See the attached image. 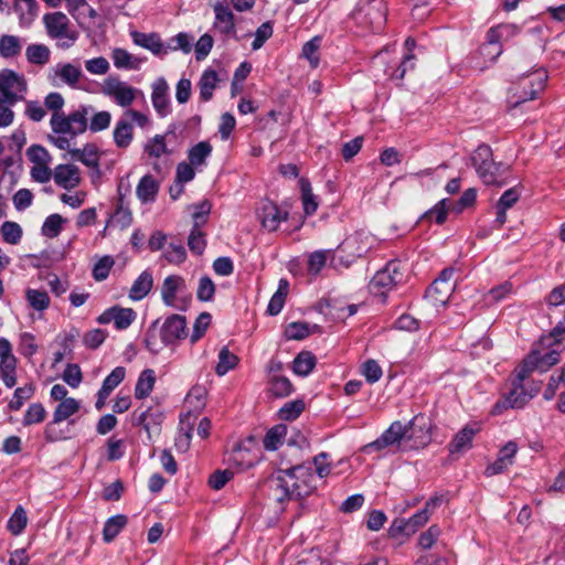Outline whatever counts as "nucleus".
I'll return each mask as SVG.
<instances>
[{"mask_svg": "<svg viewBox=\"0 0 565 565\" xmlns=\"http://www.w3.org/2000/svg\"><path fill=\"white\" fill-rule=\"evenodd\" d=\"M316 478L311 467L296 465L287 469H280L273 475L268 482L277 502L300 500L310 495L316 490Z\"/></svg>", "mask_w": 565, "mask_h": 565, "instance_id": "f257e3e1", "label": "nucleus"}, {"mask_svg": "<svg viewBox=\"0 0 565 565\" xmlns=\"http://www.w3.org/2000/svg\"><path fill=\"white\" fill-rule=\"evenodd\" d=\"M44 105L52 110L50 125L54 134L70 135L71 138L83 134L87 129V116L93 110L92 106H79L76 110L65 115L61 109L64 106V98L60 93H50Z\"/></svg>", "mask_w": 565, "mask_h": 565, "instance_id": "f03ea898", "label": "nucleus"}, {"mask_svg": "<svg viewBox=\"0 0 565 565\" xmlns=\"http://www.w3.org/2000/svg\"><path fill=\"white\" fill-rule=\"evenodd\" d=\"M159 320H156L147 330L145 338V345L151 353L157 354L161 351L162 347L175 345L180 340L185 339L188 335L186 320L181 315H170L166 318L159 329L160 343L157 341V326Z\"/></svg>", "mask_w": 565, "mask_h": 565, "instance_id": "7ed1b4c3", "label": "nucleus"}, {"mask_svg": "<svg viewBox=\"0 0 565 565\" xmlns=\"http://www.w3.org/2000/svg\"><path fill=\"white\" fill-rule=\"evenodd\" d=\"M43 22L49 36L56 40L58 46L66 49L75 43L77 33L71 29L70 20L63 12L46 13Z\"/></svg>", "mask_w": 565, "mask_h": 565, "instance_id": "20e7f679", "label": "nucleus"}, {"mask_svg": "<svg viewBox=\"0 0 565 565\" xmlns=\"http://www.w3.org/2000/svg\"><path fill=\"white\" fill-rule=\"evenodd\" d=\"M403 279L404 273L399 262L392 260L383 269L376 271L369 284V289L374 296L384 300L386 294L401 284Z\"/></svg>", "mask_w": 565, "mask_h": 565, "instance_id": "39448f33", "label": "nucleus"}, {"mask_svg": "<svg viewBox=\"0 0 565 565\" xmlns=\"http://www.w3.org/2000/svg\"><path fill=\"white\" fill-rule=\"evenodd\" d=\"M547 78V73L522 74L518 86L514 88V95H518V99L512 103V107L515 108L527 100L536 98L537 94L544 89Z\"/></svg>", "mask_w": 565, "mask_h": 565, "instance_id": "423d86ee", "label": "nucleus"}, {"mask_svg": "<svg viewBox=\"0 0 565 565\" xmlns=\"http://www.w3.org/2000/svg\"><path fill=\"white\" fill-rule=\"evenodd\" d=\"M405 427L406 443L405 448L419 449L427 446L431 440L430 423L429 419L422 414L413 417Z\"/></svg>", "mask_w": 565, "mask_h": 565, "instance_id": "0eeeda50", "label": "nucleus"}, {"mask_svg": "<svg viewBox=\"0 0 565 565\" xmlns=\"http://www.w3.org/2000/svg\"><path fill=\"white\" fill-rule=\"evenodd\" d=\"M559 361V352L551 350L541 354L537 350H532L518 366L520 369V380H526L534 371L546 372L550 367Z\"/></svg>", "mask_w": 565, "mask_h": 565, "instance_id": "6e6552de", "label": "nucleus"}, {"mask_svg": "<svg viewBox=\"0 0 565 565\" xmlns=\"http://www.w3.org/2000/svg\"><path fill=\"white\" fill-rule=\"evenodd\" d=\"M515 379L511 383V388L507 394L503 395L501 399H499L493 406V414H500L504 409L508 408H523L527 403V397L525 395L524 381L520 380V369H515Z\"/></svg>", "mask_w": 565, "mask_h": 565, "instance_id": "1a4fd4ad", "label": "nucleus"}, {"mask_svg": "<svg viewBox=\"0 0 565 565\" xmlns=\"http://www.w3.org/2000/svg\"><path fill=\"white\" fill-rule=\"evenodd\" d=\"M405 427L399 420L393 422L390 427L374 441L365 445L362 448L364 454H372L375 450H382L388 446L404 444V447L408 445L406 443Z\"/></svg>", "mask_w": 565, "mask_h": 565, "instance_id": "9d476101", "label": "nucleus"}, {"mask_svg": "<svg viewBox=\"0 0 565 565\" xmlns=\"http://www.w3.org/2000/svg\"><path fill=\"white\" fill-rule=\"evenodd\" d=\"M26 90V82L19 73H0V98L7 99L8 105H14Z\"/></svg>", "mask_w": 565, "mask_h": 565, "instance_id": "9b49d317", "label": "nucleus"}, {"mask_svg": "<svg viewBox=\"0 0 565 565\" xmlns=\"http://www.w3.org/2000/svg\"><path fill=\"white\" fill-rule=\"evenodd\" d=\"M353 17L358 21L365 19L372 30L380 31L386 20V4L382 0H371L361 6Z\"/></svg>", "mask_w": 565, "mask_h": 565, "instance_id": "f8f14e48", "label": "nucleus"}, {"mask_svg": "<svg viewBox=\"0 0 565 565\" xmlns=\"http://www.w3.org/2000/svg\"><path fill=\"white\" fill-rule=\"evenodd\" d=\"M102 92L114 97L115 102L121 107L130 106L136 98V89L114 76L104 81Z\"/></svg>", "mask_w": 565, "mask_h": 565, "instance_id": "ddd939ff", "label": "nucleus"}, {"mask_svg": "<svg viewBox=\"0 0 565 565\" xmlns=\"http://www.w3.org/2000/svg\"><path fill=\"white\" fill-rule=\"evenodd\" d=\"M492 157V149L486 143L478 146L470 157L471 164L482 182H492L494 180L492 175L486 171V169H492V167L498 166V162H495Z\"/></svg>", "mask_w": 565, "mask_h": 565, "instance_id": "4468645a", "label": "nucleus"}, {"mask_svg": "<svg viewBox=\"0 0 565 565\" xmlns=\"http://www.w3.org/2000/svg\"><path fill=\"white\" fill-rule=\"evenodd\" d=\"M136 317L137 315L131 308L113 306L97 318V322L100 324L114 322L116 329L125 330L135 321Z\"/></svg>", "mask_w": 565, "mask_h": 565, "instance_id": "2eb2a0df", "label": "nucleus"}, {"mask_svg": "<svg viewBox=\"0 0 565 565\" xmlns=\"http://www.w3.org/2000/svg\"><path fill=\"white\" fill-rule=\"evenodd\" d=\"M213 10L215 13L214 29L221 34L235 36V17L228 4L216 2Z\"/></svg>", "mask_w": 565, "mask_h": 565, "instance_id": "dca6fc26", "label": "nucleus"}, {"mask_svg": "<svg viewBox=\"0 0 565 565\" xmlns=\"http://www.w3.org/2000/svg\"><path fill=\"white\" fill-rule=\"evenodd\" d=\"M185 287V280L181 276L170 275L166 277L161 287V298L164 305L184 309V307L175 305V296L177 292L183 291Z\"/></svg>", "mask_w": 565, "mask_h": 565, "instance_id": "f3484780", "label": "nucleus"}, {"mask_svg": "<svg viewBox=\"0 0 565 565\" xmlns=\"http://www.w3.org/2000/svg\"><path fill=\"white\" fill-rule=\"evenodd\" d=\"M53 177L55 183L65 190L73 189L81 182L79 170L74 164H58Z\"/></svg>", "mask_w": 565, "mask_h": 565, "instance_id": "a211bd4d", "label": "nucleus"}, {"mask_svg": "<svg viewBox=\"0 0 565 565\" xmlns=\"http://www.w3.org/2000/svg\"><path fill=\"white\" fill-rule=\"evenodd\" d=\"M288 213L281 212L279 206L271 202L265 201L262 206L260 220L262 225L268 231H276L281 221L287 220Z\"/></svg>", "mask_w": 565, "mask_h": 565, "instance_id": "6ab92c4d", "label": "nucleus"}, {"mask_svg": "<svg viewBox=\"0 0 565 565\" xmlns=\"http://www.w3.org/2000/svg\"><path fill=\"white\" fill-rule=\"evenodd\" d=\"M479 431V427L476 425H466L462 429H460L452 440L450 441L448 448L450 454H461L462 451L470 449L472 447V439Z\"/></svg>", "mask_w": 565, "mask_h": 565, "instance_id": "aec40b11", "label": "nucleus"}, {"mask_svg": "<svg viewBox=\"0 0 565 565\" xmlns=\"http://www.w3.org/2000/svg\"><path fill=\"white\" fill-rule=\"evenodd\" d=\"M130 35L136 45L147 49L153 54L159 55L166 52L163 43L157 33H142L132 31Z\"/></svg>", "mask_w": 565, "mask_h": 565, "instance_id": "412c9836", "label": "nucleus"}, {"mask_svg": "<svg viewBox=\"0 0 565 565\" xmlns=\"http://www.w3.org/2000/svg\"><path fill=\"white\" fill-rule=\"evenodd\" d=\"M152 287V274L149 270H143L134 281L129 290V298L132 300H141L151 291Z\"/></svg>", "mask_w": 565, "mask_h": 565, "instance_id": "4be33fe9", "label": "nucleus"}, {"mask_svg": "<svg viewBox=\"0 0 565 565\" xmlns=\"http://www.w3.org/2000/svg\"><path fill=\"white\" fill-rule=\"evenodd\" d=\"M168 84L167 82L160 77L153 84L152 90V104L154 109L158 111L160 116H166L168 110L169 100L167 97Z\"/></svg>", "mask_w": 565, "mask_h": 565, "instance_id": "5701e85b", "label": "nucleus"}, {"mask_svg": "<svg viewBox=\"0 0 565 565\" xmlns=\"http://www.w3.org/2000/svg\"><path fill=\"white\" fill-rule=\"evenodd\" d=\"M455 289V285H439L436 286L434 281L426 290L425 298L433 303V306H444L449 300L451 292Z\"/></svg>", "mask_w": 565, "mask_h": 565, "instance_id": "b1692460", "label": "nucleus"}, {"mask_svg": "<svg viewBox=\"0 0 565 565\" xmlns=\"http://www.w3.org/2000/svg\"><path fill=\"white\" fill-rule=\"evenodd\" d=\"M70 153L74 159L81 161L88 168L97 169L99 167L98 150L93 143H86L83 149H72Z\"/></svg>", "mask_w": 565, "mask_h": 565, "instance_id": "393cba45", "label": "nucleus"}, {"mask_svg": "<svg viewBox=\"0 0 565 565\" xmlns=\"http://www.w3.org/2000/svg\"><path fill=\"white\" fill-rule=\"evenodd\" d=\"M162 420L163 414L149 407L136 418L134 424L141 426L150 435L152 429L159 430Z\"/></svg>", "mask_w": 565, "mask_h": 565, "instance_id": "a878e982", "label": "nucleus"}, {"mask_svg": "<svg viewBox=\"0 0 565 565\" xmlns=\"http://www.w3.org/2000/svg\"><path fill=\"white\" fill-rule=\"evenodd\" d=\"M134 128L132 124L126 119L121 118L117 121L116 127L114 129V141L118 148H127L132 140Z\"/></svg>", "mask_w": 565, "mask_h": 565, "instance_id": "bb28decb", "label": "nucleus"}, {"mask_svg": "<svg viewBox=\"0 0 565 565\" xmlns=\"http://www.w3.org/2000/svg\"><path fill=\"white\" fill-rule=\"evenodd\" d=\"M159 191V184L151 175H145L140 179L137 185V196L143 203L152 202Z\"/></svg>", "mask_w": 565, "mask_h": 565, "instance_id": "cd10ccee", "label": "nucleus"}, {"mask_svg": "<svg viewBox=\"0 0 565 565\" xmlns=\"http://www.w3.org/2000/svg\"><path fill=\"white\" fill-rule=\"evenodd\" d=\"M156 383V374L151 369L143 370L137 381L135 387V397L138 399H143L152 392Z\"/></svg>", "mask_w": 565, "mask_h": 565, "instance_id": "c85d7f7f", "label": "nucleus"}, {"mask_svg": "<svg viewBox=\"0 0 565 565\" xmlns=\"http://www.w3.org/2000/svg\"><path fill=\"white\" fill-rule=\"evenodd\" d=\"M317 359L310 351H301L292 363V371L300 376L309 375L316 366Z\"/></svg>", "mask_w": 565, "mask_h": 565, "instance_id": "c756f323", "label": "nucleus"}, {"mask_svg": "<svg viewBox=\"0 0 565 565\" xmlns=\"http://www.w3.org/2000/svg\"><path fill=\"white\" fill-rule=\"evenodd\" d=\"M13 9L21 24H30L38 15L36 0H14Z\"/></svg>", "mask_w": 565, "mask_h": 565, "instance_id": "7c9ffc66", "label": "nucleus"}, {"mask_svg": "<svg viewBox=\"0 0 565 565\" xmlns=\"http://www.w3.org/2000/svg\"><path fill=\"white\" fill-rule=\"evenodd\" d=\"M113 60L117 68L135 70L140 67L145 58L138 55H134L126 50L115 49L113 51Z\"/></svg>", "mask_w": 565, "mask_h": 565, "instance_id": "2f4dec72", "label": "nucleus"}, {"mask_svg": "<svg viewBox=\"0 0 565 565\" xmlns=\"http://www.w3.org/2000/svg\"><path fill=\"white\" fill-rule=\"evenodd\" d=\"M288 290H289L288 280L285 278H281L279 280L277 291L273 295V297L270 298L269 303L267 306V312L270 316H276L281 311V309L285 305L286 297L288 295Z\"/></svg>", "mask_w": 565, "mask_h": 565, "instance_id": "473e14b6", "label": "nucleus"}, {"mask_svg": "<svg viewBox=\"0 0 565 565\" xmlns=\"http://www.w3.org/2000/svg\"><path fill=\"white\" fill-rule=\"evenodd\" d=\"M128 519L124 514H117L109 518L103 529V540L110 543L126 526Z\"/></svg>", "mask_w": 565, "mask_h": 565, "instance_id": "72a5a7b5", "label": "nucleus"}, {"mask_svg": "<svg viewBox=\"0 0 565 565\" xmlns=\"http://www.w3.org/2000/svg\"><path fill=\"white\" fill-rule=\"evenodd\" d=\"M287 434V426L284 424H278L271 427L265 435L263 445L264 448L268 451H274L279 448L282 444V439Z\"/></svg>", "mask_w": 565, "mask_h": 565, "instance_id": "f704fd0d", "label": "nucleus"}, {"mask_svg": "<svg viewBox=\"0 0 565 565\" xmlns=\"http://www.w3.org/2000/svg\"><path fill=\"white\" fill-rule=\"evenodd\" d=\"M81 408V404L77 399L68 397L61 402L54 409L53 418L54 423H61L68 419L71 416L76 414Z\"/></svg>", "mask_w": 565, "mask_h": 565, "instance_id": "c9c22d12", "label": "nucleus"}, {"mask_svg": "<svg viewBox=\"0 0 565 565\" xmlns=\"http://www.w3.org/2000/svg\"><path fill=\"white\" fill-rule=\"evenodd\" d=\"M238 356L232 353L227 347H223L218 353V362L215 366V373L218 376L225 375L228 371L236 367L238 364Z\"/></svg>", "mask_w": 565, "mask_h": 565, "instance_id": "e433bc0d", "label": "nucleus"}, {"mask_svg": "<svg viewBox=\"0 0 565 565\" xmlns=\"http://www.w3.org/2000/svg\"><path fill=\"white\" fill-rule=\"evenodd\" d=\"M0 234L6 243L17 245L22 238L23 231L17 222L6 221L0 226Z\"/></svg>", "mask_w": 565, "mask_h": 565, "instance_id": "4c0bfd02", "label": "nucleus"}, {"mask_svg": "<svg viewBox=\"0 0 565 565\" xmlns=\"http://www.w3.org/2000/svg\"><path fill=\"white\" fill-rule=\"evenodd\" d=\"M20 39L15 35H2L0 38V55L4 58L14 57L21 52Z\"/></svg>", "mask_w": 565, "mask_h": 565, "instance_id": "58836bf2", "label": "nucleus"}, {"mask_svg": "<svg viewBox=\"0 0 565 565\" xmlns=\"http://www.w3.org/2000/svg\"><path fill=\"white\" fill-rule=\"evenodd\" d=\"M25 56L30 63L43 65L50 58V50L44 44H32L26 47Z\"/></svg>", "mask_w": 565, "mask_h": 565, "instance_id": "ea45409f", "label": "nucleus"}, {"mask_svg": "<svg viewBox=\"0 0 565 565\" xmlns=\"http://www.w3.org/2000/svg\"><path fill=\"white\" fill-rule=\"evenodd\" d=\"M212 146L207 141H200L189 150V161L192 166H201L211 154Z\"/></svg>", "mask_w": 565, "mask_h": 565, "instance_id": "a19ab883", "label": "nucleus"}, {"mask_svg": "<svg viewBox=\"0 0 565 565\" xmlns=\"http://www.w3.org/2000/svg\"><path fill=\"white\" fill-rule=\"evenodd\" d=\"M511 170V166L504 162H498V166L492 167V169H486L487 173H490L494 179L492 182H483L486 185H495V186H504L509 183L508 177Z\"/></svg>", "mask_w": 565, "mask_h": 565, "instance_id": "79ce46f5", "label": "nucleus"}, {"mask_svg": "<svg viewBox=\"0 0 565 565\" xmlns=\"http://www.w3.org/2000/svg\"><path fill=\"white\" fill-rule=\"evenodd\" d=\"M34 392L35 386L32 383L15 388L13 398L9 402L8 407L14 412L19 411L23 406L24 401L30 399Z\"/></svg>", "mask_w": 565, "mask_h": 565, "instance_id": "37998d69", "label": "nucleus"}, {"mask_svg": "<svg viewBox=\"0 0 565 565\" xmlns=\"http://www.w3.org/2000/svg\"><path fill=\"white\" fill-rule=\"evenodd\" d=\"M193 424L185 423L183 418H181V426L175 437L174 446L181 451L185 452L190 448L191 439H192Z\"/></svg>", "mask_w": 565, "mask_h": 565, "instance_id": "c03bdc74", "label": "nucleus"}, {"mask_svg": "<svg viewBox=\"0 0 565 565\" xmlns=\"http://www.w3.org/2000/svg\"><path fill=\"white\" fill-rule=\"evenodd\" d=\"M26 300L34 310L43 311L50 305V297L45 290L28 289Z\"/></svg>", "mask_w": 565, "mask_h": 565, "instance_id": "a18cd8bd", "label": "nucleus"}, {"mask_svg": "<svg viewBox=\"0 0 565 565\" xmlns=\"http://www.w3.org/2000/svg\"><path fill=\"white\" fill-rule=\"evenodd\" d=\"M45 416L46 411L44 406L41 403H32L25 411L22 423L24 426L40 424L45 419Z\"/></svg>", "mask_w": 565, "mask_h": 565, "instance_id": "49530a36", "label": "nucleus"}, {"mask_svg": "<svg viewBox=\"0 0 565 565\" xmlns=\"http://www.w3.org/2000/svg\"><path fill=\"white\" fill-rule=\"evenodd\" d=\"M300 188H301L303 211L307 215H312L318 209V202L316 200V196L311 192L310 183L307 180L301 179Z\"/></svg>", "mask_w": 565, "mask_h": 565, "instance_id": "de8ad7c7", "label": "nucleus"}, {"mask_svg": "<svg viewBox=\"0 0 565 565\" xmlns=\"http://www.w3.org/2000/svg\"><path fill=\"white\" fill-rule=\"evenodd\" d=\"M64 222L65 218L60 214L49 215L42 225V234L51 238L56 237L61 233Z\"/></svg>", "mask_w": 565, "mask_h": 565, "instance_id": "09e8293b", "label": "nucleus"}, {"mask_svg": "<svg viewBox=\"0 0 565 565\" xmlns=\"http://www.w3.org/2000/svg\"><path fill=\"white\" fill-rule=\"evenodd\" d=\"M269 384V391L276 397H286L290 395L294 390L291 382L285 376H274Z\"/></svg>", "mask_w": 565, "mask_h": 565, "instance_id": "8fccbe9b", "label": "nucleus"}, {"mask_svg": "<svg viewBox=\"0 0 565 565\" xmlns=\"http://www.w3.org/2000/svg\"><path fill=\"white\" fill-rule=\"evenodd\" d=\"M305 411V402L302 399H295L286 403L279 409V417L282 420H295Z\"/></svg>", "mask_w": 565, "mask_h": 565, "instance_id": "3c124183", "label": "nucleus"}, {"mask_svg": "<svg viewBox=\"0 0 565 565\" xmlns=\"http://www.w3.org/2000/svg\"><path fill=\"white\" fill-rule=\"evenodd\" d=\"M164 139L166 136L156 135L146 143L145 152L154 158H160L162 154H169L170 150L167 148Z\"/></svg>", "mask_w": 565, "mask_h": 565, "instance_id": "603ef678", "label": "nucleus"}, {"mask_svg": "<svg viewBox=\"0 0 565 565\" xmlns=\"http://www.w3.org/2000/svg\"><path fill=\"white\" fill-rule=\"evenodd\" d=\"M447 199H443L437 202L430 210L426 211L422 216L420 221L425 218L435 217L437 224H444L447 220L449 207L447 206Z\"/></svg>", "mask_w": 565, "mask_h": 565, "instance_id": "864d4df0", "label": "nucleus"}, {"mask_svg": "<svg viewBox=\"0 0 565 565\" xmlns=\"http://www.w3.org/2000/svg\"><path fill=\"white\" fill-rule=\"evenodd\" d=\"M188 246L193 254H203L206 246V241L204 238V233L200 230V227H192L191 233L188 237Z\"/></svg>", "mask_w": 565, "mask_h": 565, "instance_id": "5fc2aeb1", "label": "nucleus"}, {"mask_svg": "<svg viewBox=\"0 0 565 565\" xmlns=\"http://www.w3.org/2000/svg\"><path fill=\"white\" fill-rule=\"evenodd\" d=\"M331 253L330 249H322L313 252L308 259V271L311 275H318L324 267L328 256Z\"/></svg>", "mask_w": 565, "mask_h": 565, "instance_id": "6e6d98bb", "label": "nucleus"}, {"mask_svg": "<svg viewBox=\"0 0 565 565\" xmlns=\"http://www.w3.org/2000/svg\"><path fill=\"white\" fill-rule=\"evenodd\" d=\"M126 370L124 366L115 367L103 381L100 390L111 393L125 379Z\"/></svg>", "mask_w": 565, "mask_h": 565, "instance_id": "4d7b16f0", "label": "nucleus"}, {"mask_svg": "<svg viewBox=\"0 0 565 565\" xmlns=\"http://www.w3.org/2000/svg\"><path fill=\"white\" fill-rule=\"evenodd\" d=\"M26 513L22 507H18L8 521V529L12 534H20L26 526Z\"/></svg>", "mask_w": 565, "mask_h": 565, "instance_id": "13d9d810", "label": "nucleus"}, {"mask_svg": "<svg viewBox=\"0 0 565 565\" xmlns=\"http://www.w3.org/2000/svg\"><path fill=\"white\" fill-rule=\"evenodd\" d=\"M217 82V73H203L200 81V95L203 100L211 99Z\"/></svg>", "mask_w": 565, "mask_h": 565, "instance_id": "bf43d9fd", "label": "nucleus"}, {"mask_svg": "<svg viewBox=\"0 0 565 565\" xmlns=\"http://www.w3.org/2000/svg\"><path fill=\"white\" fill-rule=\"evenodd\" d=\"M320 46V39L313 38L312 40L305 43L302 47V56L309 61V66L311 68H317L319 66V57L318 50Z\"/></svg>", "mask_w": 565, "mask_h": 565, "instance_id": "052dcab7", "label": "nucleus"}, {"mask_svg": "<svg viewBox=\"0 0 565 565\" xmlns=\"http://www.w3.org/2000/svg\"><path fill=\"white\" fill-rule=\"evenodd\" d=\"M211 320L212 316L209 312H202L199 315L194 322L193 332L190 338L192 343H195L203 337V334L205 333L211 323Z\"/></svg>", "mask_w": 565, "mask_h": 565, "instance_id": "680f3d73", "label": "nucleus"}, {"mask_svg": "<svg viewBox=\"0 0 565 565\" xmlns=\"http://www.w3.org/2000/svg\"><path fill=\"white\" fill-rule=\"evenodd\" d=\"M115 262L110 256L102 257L93 267V277L97 281L105 280Z\"/></svg>", "mask_w": 565, "mask_h": 565, "instance_id": "e2e57ef3", "label": "nucleus"}, {"mask_svg": "<svg viewBox=\"0 0 565 565\" xmlns=\"http://www.w3.org/2000/svg\"><path fill=\"white\" fill-rule=\"evenodd\" d=\"M26 156L34 164H49L52 159L49 151L41 145H32L26 150Z\"/></svg>", "mask_w": 565, "mask_h": 565, "instance_id": "0e129e2a", "label": "nucleus"}, {"mask_svg": "<svg viewBox=\"0 0 565 565\" xmlns=\"http://www.w3.org/2000/svg\"><path fill=\"white\" fill-rule=\"evenodd\" d=\"M215 294V285L207 276L201 277L196 290V297L200 301H210Z\"/></svg>", "mask_w": 565, "mask_h": 565, "instance_id": "69168bd1", "label": "nucleus"}, {"mask_svg": "<svg viewBox=\"0 0 565 565\" xmlns=\"http://www.w3.org/2000/svg\"><path fill=\"white\" fill-rule=\"evenodd\" d=\"M309 334V324L306 322H291L285 330V335L288 340H302Z\"/></svg>", "mask_w": 565, "mask_h": 565, "instance_id": "338daca9", "label": "nucleus"}, {"mask_svg": "<svg viewBox=\"0 0 565 565\" xmlns=\"http://www.w3.org/2000/svg\"><path fill=\"white\" fill-rule=\"evenodd\" d=\"M111 120V115L109 111L102 110L96 113L89 121V125L87 124V128L92 132H98L102 130H105L109 127Z\"/></svg>", "mask_w": 565, "mask_h": 565, "instance_id": "774afa93", "label": "nucleus"}]
</instances>
